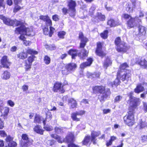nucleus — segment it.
<instances>
[{"label": "nucleus", "mask_w": 147, "mask_h": 147, "mask_svg": "<svg viewBox=\"0 0 147 147\" xmlns=\"http://www.w3.org/2000/svg\"><path fill=\"white\" fill-rule=\"evenodd\" d=\"M15 32L17 34H21L19 37L20 39L24 41L26 39V36H33L34 34L31 28H26L24 26L21 25V27L16 28Z\"/></svg>", "instance_id": "f257e3e1"}, {"label": "nucleus", "mask_w": 147, "mask_h": 147, "mask_svg": "<svg viewBox=\"0 0 147 147\" xmlns=\"http://www.w3.org/2000/svg\"><path fill=\"white\" fill-rule=\"evenodd\" d=\"M100 134V131H92L91 134V138L90 136H86L82 141V144L84 145H87L90 144L91 142H93L94 144H96V138Z\"/></svg>", "instance_id": "f03ea898"}, {"label": "nucleus", "mask_w": 147, "mask_h": 147, "mask_svg": "<svg viewBox=\"0 0 147 147\" xmlns=\"http://www.w3.org/2000/svg\"><path fill=\"white\" fill-rule=\"evenodd\" d=\"M134 108L130 107L127 115L123 118L125 123L129 126H132L134 123Z\"/></svg>", "instance_id": "7ed1b4c3"}, {"label": "nucleus", "mask_w": 147, "mask_h": 147, "mask_svg": "<svg viewBox=\"0 0 147 147\" xmlns=\"http://www.w3.org/2000/svg\"><path fill=\"white\" fill-rule=\"evenodd\" d=\"M101 88L100 89L99 93L100 94L98 96V98L101 102H103L107 97L109 96L111 94V92L109 89H107L105 91L104 87L100 86Z\"/></svg>", "instance_id": "20e7f679"}, {"label": "nucleus", "mask_w": 147, "mask_h": 147, "mask_svg": "<svg viewBox=\"0 0 147 147\" xmlns=\"http://www.w3.org/2000/svg\"><path fill=\"white\" fill-rule=\"evenodd\" d=\"M123 17L125 19H129L127 21V25L129 28L133 27L136 25V20L138 18L136 17L134 18H133L130 15L127 14H123Z\"/></svg>", "instance_id": "39448f33"}, {"label": "nucleus", "mask_w": 147, "mask_h": 147, "mask_svg": "<svg viewBox=\"0 0 147 147\" xmlns=\"http://www.w3.org/2000/svg\"><path fill=\"white\" fill-rule=\"evenodd\" d=\"M130 71L129 70H128L126 72L119 70L117 72V77L120 78L123 81L125 80L127 81L130 78Z\"/></svg>", "instance_id": "423d86ee"}, {"label": "nucleus", "mask_w": 147, "mask_h": 147, "mask_svg": "<svg viewBox=\"0 0 147 147\" xmlns=\"http://www.w3.org/2000/svg\"><path fill=\"white\" fill-rule=\"evenodd\" d=\"M133 93L131 92L129 94L130 98L131 107L136 108L139 104L140 99L132 96Z\"/></svg>", "instance_id": "0eeeda50"}, {"label": "nucleus", "mask_w": 147, "mask_h": 147, "mask_svg": "<svg viewBox=\"0 0 147 147\" xmlns=\"http://www.w3.org/2000/svg\"><path fill=\"white\" fill-rule=\"evenodd\" d=\"M35 57L34 55H31L28 57L27 59L25 60V69L26 71L29 70L31 68L32 62L34 61Z\"/></svg>", "instance_id": "6e6552de"}, {"label": "nucleus", "mask_w": 147, "mask_h": 147, "mask_svg": "<svg viewBox=\"0 0 147 147\" xmlns=\"http://www.w3.org/2000/svg\"><path fill=\"white\" fill-rule=\"evenodd\" d=\"M147 87V83L143 82L138 84L136 88L134 89V92L137 93H139L145 90V88Z\"/></svg>", "instance_id": "1a4fd4ad"}, {"label": "nucleus", "mask_w": 147, "mask_h": 147, "mask_svg": "<svg viewBox=\"0 0 147 147\" xmlns=\"http://www.w3.org/2000/svg\"><path fill=\"white\" fill-rule=\"evenodd\" d=\"M22 139L20 142V145L22 147H27L30 145V142L29 141L27 135L24 134L22 136Z\"/></svg>", "instance_id": "9d476101"}, {"label": "nucleus", "mask_w": 147, "mask_h": 147, "mask_svg": "<svg viewBox=\"0 0 147 147\" xmlns=\"http://www.w3.org/2000/svg\"><path fill=\"white\" fill-rule=\"evenodd\" d=\"M102 44L100 42L97 43L96 53L97 55L103 57L106 54L102 50Z\"/></svg>", "instance_id": "9b49d317"}, {"label": "nucleus", "mask_w": 147, "mask_h": 147, "mask_svg": "<svg viewBox=\"0 0 147 147\" xmlns=\"http://www.w3.org/2000/svg\"><path fill=\"white\" fill-rule=\"evenodd\" d=\"M1 63L4 67L8 68L10 65V62L7 58V56H3L1 60Z\"/></svg>", "instance_id": "f8f14e48"}, {"label": "nucleus", "mask_w": 147, "mask_h": 147, "mask_svg": "<svg viewBox=\"0 0 147 147\" xmlns=\"http://www.w3.org/2000/svg\"><path fill=\"white\" fill-rule=\"evenodd\" d=\"M0 19L3 20V22L6 25L11 26L13 25V20L9 18L5 17L3 15H0Z\"/></svg>", "instance_id": "ddd939ff"}, {"label": "nucleus", "mask_w": 147, "mask_h": 147, "mask_svg": "<svg viewBox=\"0 0 147 147\" xmlns=\"http://www.w3.org/2000/svg\"><path fill=\"white\" fill-rule=\"evenodd\" d=\"M53 90L55 92H57L58 90H59L61 93H64L65 92L61 83L59 82H57L55 84L54 86Z\"/></svg>", "instance_id": "4468645a"}, {"label": "nucleus", "mask_w": 147, "mask_h": 147, "mask_svg": "<svg viewBox=\"0 0 147 147\" xmlns=\"http://www.w3.org/2000/svg\"><path fill=\"white\" fill-rule=\"evenodd\" d=\"M127 49V47L126 46V44L124 42H121V43L116 47L117 50L119 52H125L126 51Z\"/></svg>", "instance_id": "2eb2a0df"}, {"label": "nucleus", "mask_w": 147, "mask_h": 147, "mask_svg": "<svg viewBox=\"0 0 147 147\" xmlns=\"http://www.w3.org/2000/svg\"><path fill=\"white\" fill-rule=\"evenodd\" d=\"M55 30V28L51 26L50 27V30H49L48 28L47 27H45L43 29L44 34L45 35H49L50 37L52 36Z\"/></svg>", "instance_id": "dca6fc26"}, {"label": "nucleus", "mask_w": 147, "mask_h": 147, "mask_svg": "<svg viewBox=\"0 0 147 147\" xmlns=\"http://www.w3.org/2000/svg\"><path fill=\"white\" fill-rule=\"evenodd\" d=\"M121 23L119 20H115L113 19H111L107 22V24L111 27H115L120 25Z\"/></svg>", "instance_id": "f3484780"}, {"label": "nucleus", "mask_w": 147, "mask_h": 147, "mask_svg": "<svg viewBox=\"0 0 147 147\" xmlns=\"http://www.w3.org/2000/svg\"><path fill=\"white\" fill-rule=\"evenodd\" d=\"M136 5H135L134 3L132 4L130 3H127L125 6L126 10L128 12H132Z\"/></svg>", "instance_id": "a211bd4d"}, {"label": "nucleus", "mask_w": 147, "mask_h": 147, "mask_svg": "<svg viewBox=\"0 0 147 147\" xmlns=\"http://www.w3.org/2000/svg\"><path fill=\"white\" fill-rule=\"evenodd\" d=\"M93 61V60L91 58L88 59L87 62L83 63L80 65V67L81 68H84L87 66L90 65Z\"/></svg>", "instance_id": "6ab92c4d"}, {"label": "nucleus", "mask_w": 147, "mask_h": 147, "mask_svg": "<svg viewBox=\"0 0 147 147\" xmlns=\"http://www.w3.org/2000/svg\"><path fill=\"white\" fill-rule=\"evenodd\" d=\"M88 53V51L83 49L82 50L81 52L78 53V55L81 58L84 59L85 57H87Z\"/></svg>", "instance_id": "aec40b11"}, {"label": "nucleus", "mask_w": 147, "mask_h": 147, "mask_svg": "<svg viewBox=\"0 0 147 147\" xmlns=\"http://www.w3.org/2000/svg\"><path fill=\"white\" fill-rule=\"evenodd\" d=\"M68 103L70 105V108H74L76 107L77 103L75 100L73 98H70L68 100Z\"/></svg>", "instance_id": "412c9836"}, {"label": "nucleus", "mask_w": 147, "mask_h": 147, "mask_svg": "<svg viewBox=\"0 0 147 147\" xmlns=\"http://www.w3.org/2000/svg\"><path fill=\"white\" fill-rule=\"evenodd\" d=\"M10 76L11 74L10 73L7 71H5L2 74L1 78L2 79L6 80L9 79L10 78Z\"/></svg>", "instance_id": "4be33fe9"}, {"label": "nucleus", "mask_w": 147, "mask_h": 147, "mask_svg": "<svg viewBox=\"0 0 147 147\" xmlns=\"http://www.w3.org/2000/svg\"><path fill=\"white\" fill-rule=\"evenodd\" d=\"M135 63H138L144 68H147V61L145 59H142L140 61H136V62H135Z\"/></svg>", "instance_id": "5701e85b"}, {"label": "nucleus", "mask_w": 147, "mask_h": 147, "mask_svg": "<svg viewBox=\"0 0 147 147\" xmlns=\"http://www.w3.org/2000/svg\"><path fill=\"white\" fill-rule=\"evenodd\" d=\"M34 131L38 134H42L44 130L42 127L39 125H36L34 128Z\"/></svg>", "instance_id": "b1692460"}, {"label": "nucleus", "mask_w": 147, "mask_h": 147, "mask_svg": "<svg viewBox=\"0 0 147 147\" xmlns=\"http://www.w3.org/2000/svg\"><path fill=\"white\" fill-rule=\"evenodd\" d=\"M18 58L22 59H24L26 58L28 56V54L26 52H24V51L20 52L17 55Z\"/></svg>", "instance_id": "393cba45"}, {"label": "nucleus", "mask_w": 147, "mask_h": 147, "mask_svg": "<svg viewBox=\"0 0 147 147\" xmlns=\"http://www.w3.org/2000/svg\"><path fill=\"white\" fill-rule=\"evenodd\" d=\"M111 63L112 62L110 59L108 57H107L103 63V66L105 68L107 69L108 66L111 65Z\"/></svg>", "instance_id": "a878e982"}, {"label": "nucleus", "mask_w": 147, "mask_h": 147, "mask_svg": "<svg viewBox=\"0 0 147 147\" xmlns=\"http://www.w3.org/2000/svg\"><path fill=\"white\" fill-rule=\"evenodd\" d=\"M66 66L69 71L74 70L76 67V65L74 63H69Z\"/></svg>", "instance_id": "bb28decb"}, {"label": "nucleus", "mask_w": 147, "mask_h": 147, "mask_svg": "<svg viewBox=\"0 0 147 147\" xmlns=\"http://www.w3.org/2000/svg\"><path fill=\"white\" fill-rule=\"evenodd\" d=\"M68 6L69 9H75L76 6V3L75 1L72 0H70L68 4Z\"/></svg>", "instance_id": "cd10ccee"}, {"label": "nucleus", "mask_w": 147, "mask_h": 147, "mask_svg": "<svg viewBox=\"0 0 147 147\" xmlns=\"http://www.w3.org/2000/svg\"><path fill=\"white\" fill-rule=\"evenodd\" d=\"M138 30L140 35H144L146 33V28L143 26H140L138 27Z\"/></svg>", "instance_id": "c85d7f7f"}, {"label": "nucleus", "mask_w": 147, "mask_h": 147, "mask_svg": "<svg viewBox=\"0 0 147 147\" xmlns=\"http://www.w3.org/2000/svg\"><path fill=\"white\" fill-rule=\"evenodd\" d=\"M117 139L116 136H112L110 137V138L109 141L106 142V145L107 146H109L111 145L112 144V142L116 140Z\"/></svg>", "instance_id": "c756f323"}, {"label": "nucleus", "mask_w": 147, "mask_h": 147, "mask_svg": "<svg viewBox=\"0 0 147 147\" xmlns=\"http://www.w3.org/2000/svg\"><path fill=\"white\" fill-rule=\"evenodd\" d=\"M74 135L72 133H70L69 136L66 137L65 140L68 142H71L74 141Z\"/></svg>", "instance_id": "7c9ffc66"}, {"label": "nucleus", "mask_w": 147, "mask_h": 147, "mask_svg": "<svg viewBox=\"0 0 147 147\" xmlns=\"http://www.w3.org/2000/svg\"><path fill=\"white\" fill-rule=\"evenodd\" d=\"M77 51L76 50L73 49L70 50L68 52L69 54L71 55L73 59H74L75 57L77 56Z\"/></svg>", "instance_id": "2f4dec72"}, {"label": "nucleus", "mask_w": 147, "mask_h": 147, "mask_svg": "<svg viewBox=\"0 0 147 147\" xmlns=\"http://www.w3.org/2000/svg\"><path fill=\"white\" fill-rule=\"evenodd\" d=\"M88 41V39L86 37H84L82 39L81 42L80 43V48L84 47Z\"/></svg>", "instance_id": "473e14b6"}, {"label": "nucleus", "mask_w": 147, "mask_h": 147, "mask_svg": "<svg viewBox=\"0 0 147 147\" xmlns=\"http://www.w3.org/2000/svg\"><path fill=\"white\" fill-rule=\"evenodd\" d=\"M78 116H79L76 112L73 113L71 115V117L73 120L74 121H80V118L77 117Z\"/></svg>", "instance_id": "72a5a7b5"}, {"label": "nucleus", "mask_w": 147, "mask_h": 147, "mask_svg": "<svg viewBox=\"0 0 147 147\" xmlns=\"http://www.w3.org/2000/svg\"><path fill=\"white\" fill-rule=\"evenodd\" d=\"M43 119L42 117L36 115L34 119V122L35 123H40Z\"/></svg>", "instance_id": "f704fd0d"}, {"label": "nucleus", "mask_w": 147, "mask_h": 147, "mask_svg": "<svg viewBox=\"0 0 147 147\" xmlns=\"http://www.w3.org/2000/svg\"><path fill=\"white\" fill-rule=\"evenodd\" d=\"M45 48L47 50H55L56 49V47L55 45H46L45 46Z\"/></svg>", "instance_id": "c9c22d12"}, {"label": "nucleus", "mask_w": 147, "mask_h": 147, "mask_svg": "<svg viewBox=\"0 0 147 147\" xmlns=\"http://www.w3.org/2000/svg\"><path fill=\"white\" fill-rule=\"evenodd\" d=\"M147 125V123L145 121H143L141 120L138 125V127L140 129H142L146 127Z\"/></svg>", "instance_id": "e433bc0d"}, {"label": "nucleus", "mask_w": 147, "mask_h": 147, "mask_svg": "<svg viewBox=\"0 0 147 147\" xmlns=\"http://www.w3.org/2000/svg\"><path fill=\"white\" fill-rule=\"evenodd\" d=\"M46 120L43 121V123L44 125L45 124V121H50L52 118V115L50 112H48L46 114Z\"/></svg>", "instance_id": "4c0bfd02"}, {"label": "nucleus", "mask_w": 147, "mask_h": 147, "mask_svg": "<svg viewBox=\"0 0 147 147\" xmlns=\"http://www.w3.org/2000/svg\"><path fill=\"white\" fill-rule=\"evenodd\" d=\"M51 136L53 138L56 139L59 143L62 142V139L58 136L55 134L51 135Z\"/></svg>", "instance_id": "58836bf2"}, {"label": "nucleus", "mask_w": 147, "mask_h": 147, "mask_svg": "<svg viewBox=\"0 0 147 147\" xmlns=\"http://www.w3.org/2000/svg\"><path fill=\"white\" fill-rule=\"evenodd\" d=\"M26 53H27V54H30L36 55L38 53L37 51H34L32 49H27L26 51Z\"/></svg>", "instance_id": "ea45409f"}, {"label": "nucleus", "mask_w": 147, "mask_h": 147, "mask_svg": "<svg viewBox=\"0 0 147 147\" xmlns=\"http://www.w3.org/2000/svg\"><path fill=\"white\" fill-rule=\"evenodd\" d=\"M96 16L100 20L104 21L105 20V16L104 15H103L100 13H98Z\"/></svg>", "instance_id": "a19ab883"}, {"label": "nucleus", "mask_w": 147, "mask_h": 147, "mask_svg": "<svg viewBox=\"0 0 147 147\" xmlns=\"http://www.w3.org/2000/svg\"><path fill=\"white\" fill-rule=\"evenodd\" d=\"M100 74L99 73H95L94 74H92L91 73L88 72L87 75V76L89 77V76H91L93 78H98Z\"/></svg>", "instance_id": "79ce46f5"}, {"label": "nucleus", "mask_w": 147, "mask_h": 147, "mask_svg": "<svg viewBox=\"0 0 147 147\" xmlns=\"http://www.w3.org/2000/svg\"><path fill=\"white\" fill-rule=\"evenodd\" d=\"M69 72L67 67L66 65L62 68V73L63 75H67L69 73Z\"/></svg>", "instance_id": "37998d69"}, {"label": "nucleus", "mask_w": 147, "mask_h": 147, "mask_svg": "<svg viewBox=\"0 0 147 147\" xmlns=\"http://www.w3.org/2000/svg\"><path fill=\"white\" fill-rule=\"evenodd\" d=\"M44 61L47 65L49 64L50 63L51 59L48 56H45L44 58Z\"/></svg>", "instance_id": "c03bdc74"}, {"label": "nucleus", "mask_w": 147, "mask_h": 147, "mask_svg": "<svg viewBox=\"0 0 147 147\" xmlns=\"http://www.w3.org/2000/svg\"><path fill=\"white\" fill-rule=\"evenodd\" d=\"M69 13L70 16L74 17L76 13L75 9H69Z\"/></svg>", "instance_id": "a18cd8bd"}, {"label": "nucleus", "mask_w": 147, "mask_h": 147, "mask_svg": "<svg viewBox=\"0 0 147 147\" xmlns=\"http://www.w3.org/2000/svg\"><path fill=\"white\" fill-rule=\"evenodd\" d=\"M108 35V31L105 30L100 34V36L102 38L104 39L107 38Z\"/></svg>", "instance_id": "49530a36"}, {"label": "nucleus", "mask_w": 147, "mask_h": 147, "mask_svg": "<svg viewBox=\"0 0 147 147\" xmlns=\"http://www.w3.org/2000/svg\"><path fill=\"white\" fill-rule=\"evenodd\" d=\"M115 42V44L117 47L119 45L121 42H123L121 40V38L119 37H118L116 38Z\"/></svg>", "instance_id": "de8ad7c7"}, {"label": "nucleus", "mask_w": 147, "mask_h": 147, "mask_svg": "<svg viewBox=\"0 0 147 147\" xmlns=\"http://www.w3.org/2000/svg\"><path fill=\"white\" fill-rule=\"evenodd\" d=\"M141 140L142 143H146L147 142V135H142L141 137Z\"/></svg>", "instance_id": "09e8293b"}, {"label": "nucleus", "mask_w": 147, "mask_h": 147, "mask_svg": "<svg viewBox=\"0 0 147 147\" xmlns=\"http://www.w3.org/2000/svg\"><path fill=\"white\" fill-rule=\"evenodd\" d=\"M55 129V132L57 134H61L63 132L61 127H56Z\"/></svg>", "instance_id": "8fccbe9b"}, {"label": "nucleus", "mask_w": 147, "mask_h": 147, "mask_svg": "<svg viewBox=\"0 0 147 147\" xmlns=\"http://www.w3.org/2000/svg\"><path fill=\"white\" fill-rule=\"evenodd\" d=\"M65 32L64 31H60L59 32L58 36L60 38H64V36L65 34Z\"/></svg>", "instance_id": "3c124183"}, {"label": "nucleus", "mask_w": 147, "mask_h": 147, "mask_svg": "<svg viewBox=\"0 0 147 147\" xmlns=\"http://www.w3.org/2000/svg\"><path fill=\"white\" fill-rule=\"evenodd\" d=\"M8 144L9 147H15L17 146L16 143L13 141H11Z\"/></svg>", "instance_id": "603ef678"}, {"label": "nucleus", "mask_w": 147, "mask_h": 147, "mask_svg": "<svg viewBox=\"0 0 147 147\" xmlns=\"http://www.w3.org/2000/svg\"><path fill=\"white\" fill-rule=\"evenodd\" d=\"M128 67V65H127L126 63H124L121 65L120 66V69L121 70L122 69L123 70H124Z\"/></svg>", "instance_id": "864d4df0"}, {"label": "nucleus", "mask_w": 147, "mask_h": 147, "mask_svg": "<svg viewBox=\"0 0 147 147\" xmlns=\"http://www.w3.org/2000/svg\"><path fill=\"white\" fill-rule=\"evenodd\" d=\"M46 24L47 26H51L52 25V22L51 20L49 17L46 21Z\"/></svg>", "instance_id": "5fc2aeb1"}, {"label": "nucleus", "mask_w": 147, "mask_h": 147, "mask_svg": "<svg viewBox=\"0 0 147 147\" xmlns=\"http://www.w3.org/2000/svg\"><path fill=\"white\" fill-rule=\"evenodd\" d=\"M122 98V96L120 95H118L116 96L114 99L115 102H119Z\"/></svg>", "instance_id": "6e6d98bb"}, {"label": "nucleus", "mask_w": 147, "mask_h": 147, "mask_svg": "<svg viewBox=\"0 0 147 147\" xmlns=\"http://www.w3.org/2000/svg\"><path fill=\"white\" fill-rule=\"evenodd\" d=\"M100 86H96L93 88V90L94 92H99L100 89H101Z\"/></svg>", "instance_id": "4d7b16f0"}, {"label": "nucleus", "mask_w": 147, "mask_h": 147, "mask_svg": "<svg viewBox=\"0 0 147 147\" xmlns=\"http://www.w3.org/2000/svg\"><path fill=\"white\" fill-rule=\"evenodd\" d=\"M7 103L8 105L12 107H13L15 105L14 102L11 100H8L7 102Z\"/></svg>", "instance_id": "13d9d810"}, {"label": "nucleus", "mask_w": 147, "mask_h": 147, "mask_svg": "<svg viewBox=\"0 0 147 147\" xmlns=\"http://www.w3.org/2000/svg\"><path fill=\"white\" fill-rule=\"evenodd\" d=\"M119 78H118L117 75L116 79L115 80V81L114 82V84L115 85L117 86L119 84L120 81L119 80Z\"/></svg>", "instance_id": "bf43d9fd"}, {"label": "nucleus", "mask_w": 147, "mask_h": 147, "mask_svg": "<svg viewBox=\"0 0 147 147\" xmlns=\"http://www.w3.org/2000/svg\"><path fill=\"white\" fill-rule=\"evenodd\" d=\"M21 9V7L20 6L17 5L15 6L14 9H13V12L16 13L19 10Z\"/></svg>", "instance_id": "052dcab7"}, {"label": "nucleus", "mask_w": 147, "mask_h": 147, "mask_svg": "<svg viewBox=\"0 0 147 147\" xmlns=\"http://www.w3.org/2000/svg\"><path fill=\"white\" fill-rule=\"evenodd\" d=\"M49 17L48 16H40V19L45 21H46L48 19Z\"/></svg>", "instance_id": "680f3d73"}, {"label": "nucleus", "mask_w": 147, "mask_h": 147, "mask_svg": "<svg viewBox=\"0 0 147 147\" xmlns=\"http://www.w3.org/2000/svg\"><path fill=\"white\" fill-rule=\"evenodd\" d=\"M9 111V108L8 107H5L4 109V113L5 115H7Z\"/></svg>", "instance_id": "e2e57ef3"}, {"label": "nucleus", "mask_w": 147, "mask_h": 147, "mask_svg": "<svg viewBox=\"0 0 147 147\" xmlns=\"http://www.w3.org/2000/svg\"><path fill=\"white\" fill-rule=\"evenodd\" d=\"M31 44V42L29 41L24 40L23 41V44L26 46H29Z\"/></svg>", "instance_id": "0e129e2a"}, {"label": "nucleus", "mask_w": 147, "mask_h": 147, "mask_svg": "<svg viewBox=\"0 0 147 147\" xmlns=\"http://www.w3.org/2000/svg\"><path fill=\"white\" fill-rule=\"evenodd\" d=\"M13 25L15 24L16 26H18L19 25L21 24V22L20 21H18L16 20H13Z\"/></svg>", "instance_id": "69168bd1"}, {"label": "nucleus", "mask_w": 147, "mask_h": 147, "mask_svg": "<svg viewBox=\"0 0 147 147\" xmlns=\"http://www.w3.org/2000/svg\"><path fill=\"white\" fill-rule=\"evenodd\" d=\"M45 129L47 131H51L52 130L53 128L51 126H45L44 127Z\"/></svg>", "instance_id": "338daca9"}, {"label": "nucleus", "mask_w": 147, "mask_h": 147, "mask_svg": "<svg viewBox=\"0 0 147 147\" xmlns=\"http://www.w3.org/2000/svg\"><path fill=\"white\" fill-rule=\"evenodd\" d=\"M76 112L78 115L81 116L85 114V111L84 110H81L78 112Z\"/></svg>", "instance_id": "774afa93"}]
</instances>
